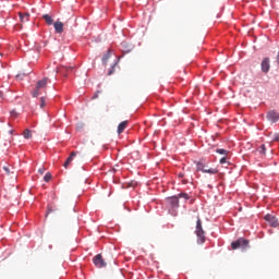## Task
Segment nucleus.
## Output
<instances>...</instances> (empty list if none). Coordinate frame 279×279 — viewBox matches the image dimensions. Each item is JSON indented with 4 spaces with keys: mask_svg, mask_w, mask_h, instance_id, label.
I'll use <instances>...</instances> for the list:
<instances>
[{
    "mask_svg": "<svg viewBox=\"0 0 279 279\" xmlns=\"http://www.w3.org/2000/svg\"><path fill=\"white\" fill-rule=\"evenodd\" d=\"M130 122L128 120L121 122L119 125H118V134H123V132H125V128H128V124Z\"/></svg>",
    "mask_w": 279,
    "mask_h": 279,
    "instance_id": "ddd939ff",
    "label": "nucleus"
},
{
    "mask_svg": "<svg viewBox=\"0 0 279 279\" xmlns=\"http://www.w3.org/2000/svg\"><path fill=\"white\" fill-rule=\"evenodd\" d=\"M168 202L172 208H178L180 206V199L177 196L169 198Z\"/></svg>",
    "mask_w": 279,
    "mask_h": 279,
    "instance_id": "f8f14e48",
    "label": "nucleus"
},
{
    "mask_svg": "<svg viewBox=\"0 0 279 279\" xmlns=\"http://www.w3.org/2000/svg\"><path fill=\"white\" fill-rule=\"evenodd\" d=\"M179 196L183 197L184 199H189V194L186 193H181Z\"/></svg>",
    "mask_w": 279,
    "mask_h": 279,
    "instance_id": "5701e85b",
    "label": "nucleus"
},
{
    "mask_svg": "<svg viewBox=\"0 0 279 279\" xmlns=\"http://www.w3.org/2000/svg\"><path fill=\"white\" fill-rule=\"evenodd\" d=\"M47 106V102L45 101V97L40 98V108H45Z\"/></svg>",
    "mask_w": 279,
    "mask_h": 279,
    "instance_id": "aec40b11",
    "label": "nucleus"
},
{
    "mask_svg": "<svg viewBox=\"0 0 279 279\" xmlns=\"http://www.w3.org/2000/svg\"><path fill=\"white\" fill-rule=\"evenodd\" d=\"M49 213H53V210H51V209H48V213H47V215H49Z\"/></svg>",
    "mask_w": 279,
    "mask_h": 279,
    "instance_id": "cd10ccee",
    "label": "nucleus"
},
{
    "mask_svg": "<svg viewBox=\"0 0 279 279\" xmlns=\"http://www.w3.org/2000/svg\"><path fill=\"white\" fill-rule=\"evenodd\" d=\"M267 121H270V123H278L279 120V112L276 110H270L266 114Z\"/></svg>",
    "mask_w": 279,
    "mask_h": 279,
    "instance_id": "423d86ee",
    "label": "nucleus"
},
{
    "mask_svg": "<svg viewBox=\"0 0 279 279\" xmlns=\"http://www.w3.org/2000/svg\"><path fill=\"white\" fill-rule=\"evenodd\" d=\"M216 151H217V154H220L222 156H228V154H229V151L223 148H218Z\"/></svg>",
    "mask_w": 279,
    "mask_h": 279,
    "instance_id": "a211bd4d",
    "label": "nucleus"
},
{
    "mask_svg": "<svg viewBox=\"0 0 279 279\" xmlns=\"http://www.w3.org/2000/svg\"><path fill=\"white\" fill-rule=\"evenodd\" d=\"M93 263H94L95 267H98V269L107 267V265H108L106 263V260L104 259V256H101V254H97L96 256H94Z\"/></svg>",
    "mask_w": 279,
    "mask_h": 279,
    "instance_id": "39448f33",
    "label": "nucleus"
},
{
    "mask_svg": "<svg viewBox=\"0 0 279 279\" xmlns=\"http://www.w3.org/2000/svg\"><path fill=\"white\" fill-rule=\"evenodd\" d=\"M44 21H46L47 25H53V17L49 14L43 15Z\"/></svg>",
    "mask_w": 279,
    "mask_h": 279,
    "instance_id": "2eb2a0df",
    "label": "nucleus"
},
{
    "mask_svg": "<svg viewBox=\"0 0 279 279\" xmlns=\"http://www.w3.org/2000/svg\"><path fill=\"white\" fill-rule=\"evenodd\" d=\"M108 60H110V51H108V52L102 57V64H108Z\"/></svg>",
    "mask_w": 279,
    "mask_h": 279,
    "instance_id": "dca6fc26",
    "label": "nucleus"
},
{
    "mask_svg": "<svg viewBox=\"0 0 279 279\" xmlns=\"http://www.w3.org/2000/svg\"><path fill=\"white\" fill-rule=\"evenodd\" d=\"M114 66H117V63H114L111 69L108 71V75H112L114 73Z\"/></svg>",
    "mask_w": 279,
    "mask_h": 279,
    "instance_id": "412c9836",
    "label": "nucleus"
},
{
    "mask_svg": "<svg viewBox=\"0 0 279 279\" xmlns=\"http://www.w3.org/2000/svg\"><path fill=\"white\" fill-rule=\"evenodd\" d=\"M209 170H210V169H208V168L206 169V168H205V171H209Z\"/></svg>",
    "mask_w": 279,
    "mask_h": 279,
    "instance_id": "c756f323",
    "label": "nucleus"
},
{
    "mask_svg": "<svg viewBox=\"0 0 279 279\" xmlns=\"http://www.w3.org/2000/svg\"><path fill=\"white\" fill-rule=\"evenodd\" d=\"M49 82L48 77H45L41 81L37 82L35 90L33 92V97H38L40 95V90H45L47 88V83Z\"/></svg>",
    "mask_w": 279,
    "mask_h": 279,
    "instance_id": "7ed1b4c3",
    "label": "nucleus"
},
{
    "mask_svg": "<svg viewBox=\"0 0 279 279\" xmlns=\"http://www.w3.org/2000/svg\"><path fill=\"white\" fill-rule=\"evenodd\" d=\"M274 141H276L277 143H279V133L275 135Z\"/></svg>",
    "mask_w": 279,
    "mask_h": 279,
    "instance_id": "a878e982",
    "label": "nucleus"
},
{
    "mask_svg": "<svg viewBox=\"0 0 279 279\" xmlns=\"http://www.w3.org/2000/svg\"><path fill=\"white\" fill-rule=\"evenodd\" d=\"M179 178H184V174H179Z\"/></svg>",
    "mask_w": 279,
    "mask_h": 279,
    "instance_id": "c85d7f7f",
    "label": "nucleus"
},
{
    "mask_svg": "<svg viewBox=\"0 0 279 279\" xmlns=\"http://www.w3.org/2000/svg\"><path fill=\"white\" fill-rule=\"evenodd\" d=\"M195 234L197 236V243L202 245L203 243L206 242V232L204 231V228L202 227V218H197L196 221V230Z\"/></svg>",
    "mask_w": 279,
    "mask_h": 279,
    "instance_id": "f257e3e1",
    "label": "nucleus"
},
{
    "mask_svg": "<svg viewBox=\"0 0 279 279\" xmlns=\"http://www.w3.org/2000/svg\"><path fill=\"white\" fill-rule=\"evenodd\" d=\"M53 26H54V32L57 34H62V32H64V24L62 22H56Z\"/></svg>",
    "mask_w": 279,
    "mask_h": 279,
    "instance_id": "9b49d317",
    "label": "nucleus"
},
{
    "mask_svg": "<svg viewBox=\"0 0 279 279\" xmlns=\"http://www.w3.org/2000/svg\"><path fill=\"white\" fill-rule=\"evenodd\" d=\"M227 160H228V158L222 157V158L220 159V165H226Z\"/></svg>",
    "mask_w": 279,
    "mask_h": 279,
    "instance_id": "b1692460",
    "label": "nucleus"
},
{
    "mask_svg": "<svg viewBox=\"0 0 279 279\" xmlns=\"http://www.w3.org/2000/svg\"><path fill=\"white\" fill-rule=\"evenodd\" d=\"M248 245L250 241L245 240L244 238H240L231 243L232 250H245V247H248Z\"/></svg>",
    "mask_w": 279,
    "mask_h": 279,
    "instance_id": "f03ea898",
    "label": "nucleus"
},
{
    "mask_svg": "<svg viewBox=\"0 0 279 279\" xmlns=\"http://www.w3.org/2000/svg\"><path fill=\"white\" fill-rule=\"evenodd\" d=\"M38 173H40V175H43V173H45V167L39 168V169H38Z\"/></svg>",
    "mask_w": 279,
    "mask_h": 279,
    "instance_id": "393cba45",
    "label": "nucleus"
},
{
    "mask_svg": "<svg viewBox=\"0 0 279 279\" xmlns=\"http://www.w3.org/2000/svg\"><path fill=\"white\" fill-rule=\"evenodd\" d=\"M75 156H77V151H72L70 154V157H68V159L63 163L64 169H69V165H71V162H73V158H75Z\"/></svg>",
    "mask_w": 279,
    "mask_h": 279,
    "instance_id": "9d476101",
    "label": "nucleus"
},
{
    "mask_svg": "<svg viewBox=\"0 0 279 279\" xmlns=\"http://www.w3.org/2000/svg\"><path fill=\"white\" fill-rule=\"evenodd\" d=\"M255 156H258L259 158H265L267 154V148L265 147V144H262L259 147L256 148L254 151Z\"/></svg>",
    "mask_w": 279,
    "mask_h": 279,
    "instance_id": "0eeeda50",
    "label": "nucleus"
},
{
    "mask_svg": "<svg viewBox=\"0 0 279 279\" xmlns=\"http://www.w3.org/2000/svg\"><path fill=\"white\" fill-rule=\"evenodd\" d=\"M21 23H27L29 21V13H19Z\"/></svg>",
    "mask_w": 279,
    "mask_h": 279,
    "instance_id": "4468645a",
    "label": "nucleus"
},
{
    "mask_svg": "<svg viewBox=\"0 0 279 279\" xmlns=\"http://www.w3.org/2000/svg\"><path fill=\"white\" fill-rule=\"evenodd\" d=\"M49 180H51V173H46L44 177V181L49 182Z\"/></svg>",
    "mask_w": 279,
    "mask_h": 279,
    "instance_id": "6ab92c4d",
    "label": "nucleus"
},
{
    "mask_svg": "<svg viewBox=\"0 0 279 279\" xmlns=\"http://www.w3.org/2000/svg\"><path fill=\"white\" fill-rule=\"evenodd\" d=\"M196 169L197 171H202L203 173H210L211 175H216V173H219V170L215 168H209V170H206V167L202 161L196 162Z\"/></svg>",
    "mask_w": 279,
    "mask_h": 279,
    "instance_id": "20e7f679",
    "label": "nucleus"
},
{
    "mask_svg": "<svg viewBox=\"0 0 279 279\" xmlns=\"http://www.w3.org/2000/svg\"><path fill=\"white\" fill-rule=\"evenodd\" d=\"M23 136L24 138H32V131L29 129L24 130Z\"/></svg>",
    "mask_w": 279,
    "mask_h": 279,
    "instance_id": "f3484780",
    "label": "nucleus"
},
{
    "mask_svg": "<svg viewBox=\"0 0 279 279\" xmlns=\"http://www.w3.org/2000/svg\"><path fill=\"white\" fill-rule=\"evenodd\" d=\"M3 171H5L7 175H10V167L4 166Z\"/></svg>",
    "mask_w": 279,
    "mask_h": 279,
    "instance_id": "4be33fe9",
    "label": "nucleus"
},
{
    "mask_svg": "<svg viewBox=\"0 0 279 279\" xmlns=\"http://www.w3.org/2000/svg\"><path fill=\"white\" fill-rule=\"evenodd\" d=\"M265 220L268 221V223H270V226L272 228H278V218L277 217L268 214L265 216Z\"/></svg>",
    "mask_w": 279,
    "mask_h": 279,
    "instance_id": "6e6552de",
    "label": "nucleus"
},
{
    "mask_svg": "<svg viewBox=\"0 0 279 279\" xmlns=\"http://www.w3.org/2000/svg\"><path fill=\"white\" fill-rule=\"evenodd\" d=\"M97 97H98V95H97V94H95V95L93 96V99H97Z\"/></svg>",
    "mask_w": 279,
    "mask_h": 279,
    "instance_id": "bb28decb",
    "label": "nucleus"
},
{
    "mask_svg": "<svg viewBox=\"0 0 279 279\" xmlns=\"http://www.w3.org/2000/svg\"><path fill=\"white\" fill-rule=\"evenodd\" d=\"M270 66H271V65H269V58H265V59L262 61V71H263V73H269Z\"/></svg>",
    "mask_w": 279,
    "mask_h": 279,
    "instance_id": "1a4fd4ad",
    "label": "nucleus"
}]
</instances>
